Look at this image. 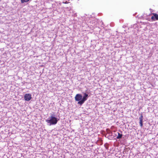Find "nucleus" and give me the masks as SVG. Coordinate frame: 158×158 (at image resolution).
Here are the masks:
<instances>
[{
	"mask_svg": "<svg viewBox=\"0 0 158 158\" xmlns=\"http://www.w3.org/2000/svg\"><path fill=\"white\" fill-rule=\"evenodd\" d=\"M152 14L153 15V16L151 17V19L154 20H158V14L155 13H153Z\"/></svg>",
	"mask_w": 158,
	"mask_h": 158,
	"instance_id": "5",
	"label": "nucleus"
},
{
	"mask_svg": "<svg viewBox=\"0 0 158 158\" xmlns=\"http://www.w3.org/2000/svg\"><path fill=\"white\" fill-rule=\"evenodd\" d=\"M143 116L142 114H141L140 117L139 118V124L140 125V126L141 127H142L143 126Z\"/></svg>",
	"mask_w": 158,
	"mask_h": 158,
	"instance_id": "6",
	"label": "nucleus"
},
{
	"mask_svg": "<svg viewBox=\"0 0 158 158\" xmlns=\"http://www.w3.org/2000/svg\"><path fill=\"white\" fill-rule=\"evenodd\" d=\"M105 147L106 148V149H108V147H107V146H106V144L105 145Z\"/></svg>",
	"mask_w": 158,
	"mask_h": 158,
	"instance_id": "8",
	"label": "nucleus"
},
{
	"mask_svg": "<svg viewBox=\"0 0 158 158\" xmlns=\"http://www.w3.org/2000/svg\"><path fill=\"white\" fill-rule=\"evenodd\" d=\"M82 96L80 94H77L75 97V99L76 101L80 102L82 99Z\"/></svg>",
	"mask_w": 158,
	"mask_h": 158,
	"instance_id": "3",
	"label": "nucleus"
},
{
	"mask_svg": "<svg viewBox=\"0 0 158 158\" xmlns=\"http://www.w3.org/2000/svg\"><path fill=\"white\" fill-rule=\"evenodd\" d=\"M116 134H114V136H116Z\"/></svg>",
	"mask_w": 158,
	"mask_h": 158,
	"instance_id": "10",
	"label": "nucleus"
},
{
	"mask_svg": "<svg viewBox=\"0 0 158 158\" xmlns=\"http://www.w3.org/2000/svg\"><path fill=\"white\" fill-rule=\"evenodd\" d=\"M31 95L29 94H26L24 95V98L25 101H28L31 98Z\"/></svg>",
	"mask_w": 158,
	"mask_h": 158,
	"instance_id": "4",
	"label": "nucleus"
},
{
	"mask_svg": "<svg viewBox=\"0 0 158 158\" xmlns=\"http://www.w3.org/2000/svg\"><path fill=\"white\" fill-rule=\"evenodd\" d=\"M59 120V119L55 117L54 115L52 114L48 119L46 120V121L48 123L49 126H51L56 124Z\"/></svg>",
	"mask_w": 158,
	"mask_h": 158,
	"instance_id": "1",
	"label": "nucleus"
},
{
	"mask_svg": "<svg viewBox=\"0 0 158 158\" xmlns=\"http://www.w3.org/2000/svg\"><path fill=\"white\" fill-rule=\"evenodd\" d=\"M64 3L66 4V3H68V2L67 1H66L65 2H64Z\"/></svg>",
	"mask_w": 158,
	"mask_h": 158,
	"instance_id": "9",
	"label": "nucleus"
},
{
	"mask_svg": "<svg viewBox=\"0 0 158 158\" xmlns=\"http://www.w3.org/2000/svg\"><path fill=\"white\" fill-rule=\"evenodd\" d=\"M83 96L82 97L81 101L78 102L77 103L81 106L86 101L89 97V92H87L86 93H83Z\"/></svg>",
	"mask_w": 158,
	"mask_h": 158,
	"instance_id": "2",
	"label": "nucleus"
},
{
	"mask_svg": "<svg viewBox=\"0 0 158 158\" xmlns=\"http://www.w3.org/2000/svg\"><path fill=\"white\" fill-rule=\"evenodd\" d=\"M117 133L118 134V135L116 137V138L117 139H121L122 136V134H120V133H119L118 132H117Z\"/></svg>",
	"mask_w": 158,
	"mask_h": 158,
	"instance_id": "7",
	"label": "nucleus"
}]
</instances>
